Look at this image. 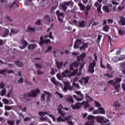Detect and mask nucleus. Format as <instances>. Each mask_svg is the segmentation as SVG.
Masks as SVG:
<instances>
[{"label":"nucleus","instance_id":"1","mask_svg":"<svg viewBox=\"0 0 125 125\" xmlns=\"http://www.w3.org/2000/svg\"><path fill=\"white\" fill-rule=\"evenodd\" d=\"M40 92H41L40 89H36L35 91L32 90L29 92L25 93L23 96V100H21V101H31V98L30 97L36 98L38 95L37 93H40Z\"/></svg>","mask_w":125,"mask_h":125},{"label":"nucleus","instance_id":"2","mask_svg":"<svg viewBox=\"0 0 125 125\" xmlns=\"http://www.w3.org/2000/svg\"><path fill=\"white\" fill-rule=\"evenodd\" d=\"M48 37L51 40H54V37L52 36V32L51 31L49 32V35H46L44 36V39H43V37H41L40 44L43 45V44H45V43H48L50 42V39H45L48 38Z\"/></svg>","mask_w":125,"mask_h":125},{"label":"nucleus","instance_id":"3","mask_svg":"<svg viewBox=\"0 0 125 125\" xmlns=\"http://www.w3.org/2000/svg\"><path fill=\"white\" fill-rule=\"evenodd\" d=\"M115 82L114 83V80H110L107 82V83L109 84H113L114 87H115L116 90H118L120 88V83L122 82V78L116 77L115 78Z\"/></svg>","mask_w":125,"mask_h":125},{"label":"nucleus","instance_id":"4","mask_svg":"<svg viewBox=\"0 0 125 125\" xmlns=\"http://www.w3.org/2000/svg\"><path fill=\"white\" fill-rule=\"evenodd\" d=\"M82 105H84V110H85L87 108H88V107H89L90 106L89 104L85 102V101H83L82 103L78 102L77 103H76V104H72L71 105V108H72L73 109H77V110H79V109L81 108V106H82Z\"/></svg>","mask_w":125,"mask_h":125},{"label":"nucleus","instance_id":"5","mask_svg":"<svg viewBox=\"0 0 125 125\" xmlns=\"http://www.w3.org/2000/svg\"><path fill=\"white\" fill-rule=\"evenodd\" d=\"M56 14L58 17V20L62 25H65V22L64 21V18H65V15L62 12H61L60 10H58L56 12Z\"/></svg>","mask_w":125,"mask_h":125},{"label":"nucleus","instance_id":"6","mask_svg":"<svg viewBox=\"0 0 125 125\" xmlns=\"http://www.w3.org/2000/svg\"><path fill=\"white\" fill-rule=\"evenodd\" d=\"M96 120L98 123H99V124H107V123L110 122L108 119L106 118V117L104 116H97Z\"/></svg>","mask_w":125,"mask_h":125},{"label":"nucleus","instance_id":"7","mask_svg":"<svg viewBox=\"0 0 125 125\" xmlns=\"http://www.w3.org/2000/svg\"><path fill=\"white\" fill-rule=\"evenodd\" d=\"M95 66H96V62L95 60L90 62L88 66V73L93 74L94 73V67Z\"/></svg>","mask_w":125,"mask_h":125},{"label":"nucleus","instance_id":"8","mask_svg":"<svg viewBox=\"0 0 125 125\" xmlns=\"http://www.w3.org/2000/svg\"><path fill=\"white\" fill-rule=\"evenodd\" d=\"M69 76V71L66 70L63 72H62V75L60 74H57V78H58V80L60 81H62L63 80V78H67Z\"/></svg>","mask_w":125,"mask_h":125},{"label":"nucleus","instance_id":"9","mask_svg":"<svg viewBox=\"0 0 125 125\" xmlns=\"http://www.w3.org/2000/svg\"><path fill=\"white\" fill-rule=\"evenodd\" d=\"M73 23L76 26H78V27H80V28H85L86 26V23L83 20L78 22L77 20H73Z\"/></svg>","mask_w":125,"mask_h":125},{"label":"nucleus","instance_id":"10","mask_svg":"<svg viewBox=\"0 0 125 125\" xmlns=\"http://www.w3.org/2000/svg\"><path fill=\"white\" fill-rule=\"evenodd\" d=\"M9 33V30L5 28H2L0 26V35L2 37H6Z\"/></svg>","mask_w":125,"mask_h":125},{"label":"nucleus","instance_id":"11","mask_svg":"<svg viewBox=\"0 0 125 125\" xmlns=\"http://www.w3.org/2000/svg\"><path fill=\"white\" fill-rule=\"evenodd\" d=\"M88 81H89V77L87 76L86 77H82V79L79 81V82L81 83V85L84 86L86 83H88Z\"/></svg>","mask_w":125,"mask_h":125},{"label":"nucleus","instance_id":"12","mask_svg":"<svg viewBox=\"0 0 125 125\" xmlns=\"http://www.w3.org/2000/svg\"><path fill=\"white\" fill-rule=\"evenodd\" d=\"M63 84L64 85V87L63 89L64 91L66 92L67 90H68V89L69 90H73V86L70 85V83L68 82H63Z\"/></svg>","mask_w":125,"mask_h":125},{"label":"nucleus","instance_id":"13","mask_svg":"<svg viewBox=\"0 0 125 125\" xmlns=\"http://www.w3.org/2000/svg\"><path fill=\"white\" fill-rule=\"evenodd\" d=\"M83 45L82 39H77L74 43V49H79L81 46Z\"/></svg>","mask_w":125,"mask_h":125},{"label":"nucleus","instance_id":"14","mask_svg":"<svg viewBox=\"0 0 125 125\" xmlns=\"http://www.w3.org/2000/svg\"><path fill=\"white\" fill-rule=\"evenodd\" d=\"M78 67H79V63L77 62H74L70 65V70L71 72V76H74V70H75L74 67L78 68Z\"/></svg>","mask_w":125,"mask_h":125},{"label":"nucleus","instance_id":"15","mask_svg":"<svg viewBox=\"0 0 125 125\" xmlns=\"http://www.w3.org/2000/svg\"><path fill=\"white\" fill-rule=\"evenodd\" d=\"M64 101L67 103H71V104L74 103V99H73V97H72V96L70 95H66L65 96Z\"/></svg>","mask_w":125,"mask_h":125},{"label":"nucleus","instance_id":"16","mask_svg":"<svg viewBox=\"0 0 125 125\" xmlns=\"http://www.w3.org/2000/svg\"><path fill=\"white\" fill-rule=\"evenodd\" d=\"M101 2H102V0H98V1L95 3L94 6L95 7H97L98 12H100L101 11V7L102 6Z\"/></svg>","mask_w":125,"mask_h":125},{"label":"nucleus","instance_id":"17","mask_svg":"<svg viewBox=\"0 0 125 125\" xmlns=\"http://www.w3.org/2000/svg\"><path fill=\"white\" fill-rule=\"evenodd\" d=\"M51 82L54 83L55 85H60V86H63V85L62 83H61L60 82L56 81V79H55V78H51Z\"/></svg>","mask_w":125,"mask_h":125},{"label":"nucleus","instance_id":"18","mask_svg":"<svg viewBox=\"0 0 125 125\" xmlns=\"http://www.w3.org/2000/svg\"><path fill=\"white\" fill-rule=\"evenodd\" d=\"M82 44L83 45L80 47V50H81V51H83H83H85L88 46V44L87 43L84 42Z\"/></svg>","mask_w":125,"mask_h":125},{"label":"nucleus","instance_id":"19","mask_svg":"<svg viewBox=\"0 0 125 125\" xmlns=\"http://www.w3.org/2000/svg\"><path fill=\"white\" fill-rule=\"evenodd\" d=\"M80 96H81V98H78V97H77V95H73V97H74V98H75V100H76L77 101H83V97H84L83 94L81 93Z\"/></svg>","mask_w":125,"mask_h":125},{"label":"nucleus","instance_id":"20","mask_svg":"<svg viewBox=\"0 0 125 125\" xmlns=\"http://www.w3.org/2000/svg\"><path fill=\"white\" fill-rule=\"evenodd\" d=\"M8 90L9 91L7 93V97L9 98L11 95H12V92L13 91V88L11 86H7Z\"/></svg>","mask_w":125,"mask_h":125},{"label":"nucleus","instance_id":"21","mask_svg":"<svg viewBox=\"0 0 125 125\" xmlns=\"http://www.w3.org/2000/svg\"><path fill=\"white\" fill-rule=\"evenodd\" d=\"M60 6L62 8L64 12H66L67 9L68 8V5L66 2H63L60 4Z\"/></svg>","mask_w":125,"mask_h":125},{"label":"nucleus","instance_id":"22","mask_svg":"<svg viewBox=\"0 0 125 125\" xmlns=\"http://www.w3.org/2000/svg\"><path fill=\"white\" fill-rule=\"evenodd\" d=\"M113 105L115 107H116V108L119 109V110H122V108H123V105L120 104V103L118 101L115 102Z\"/></svg>","mask_w":125,"mask_h":125},{"label":"nucleus","instance_id":"23","mask_svg":"<svg viewBox=\"0 0 125 125\" xmlns=\"http://www.w3.org/2000/svg\"><path fill=\"white\" fill-rule=\"evenodd\" d=\"M63 64L64 63H63V62H59L57 61H56V65L57 66V69H61Z\"/></svg>","mask_w":125,"mask_h":125},{"label":"nucleus","instance_id":"24","mask_svg":"<svg viewBox=\"0 0 125 125\" xmlns=\"http://www.w3.org/2000/svg\"><path fill=\"white\" fill-rule=\"evenodd\" d=\"M85 58V53H82L80 56L77 57L78 61H83Z\"/></svg>","mask_w":125,"mask_h":125},{"label":"nucleus","instance_id":"25","mask_svg":"<svg viewBox=\"0 0 125 125\" xmlns=\"http://www.w3.org/2000/svg\"><path fill=\"white\" fill-rule=\"evenodd\" d=\"M4 107L5 111H10L13 108H16L15 106L5 105Z\"/></svg>","mask_w":125,"mask_h":125},{"label":"nucleus","instance_id":"26","mask_svg":"<svg viewBox=\"0 0 125 125\" xmlns=\"http://www.w3.org/2000/svg\"><path fill=\"white\" fill-rule=\"evenodd\" d=\"M119 24H121L122 26H125V18L121 17L120 21L118 22Z\"/></svg>","mask_w":125,"mask_h":125},{"label":"nucleus","instance_id":"27","mask_svg":"<svg viewBox=\"0 0 125 125\" xmlns=\"http://www.w3.org/2000/svg\"><path fill=\"white\" fill-rule=\"evenodd\" d=\"M37 47V44H30L28 46V49L34 50V49Z\"/></svg>","mask_w":125,"mask_h":125},{"label":"nucleus","instance_id":"28","mask_svg":"<svg viewBox=\"0 0 125 125\" xmlns=\"http://www.w3.org/2000/svg\"><path fill=\"white\" fill-rule=\"evenodd\" d=\"M16 108L17 109H18L19 110H21V112H26V111H27V108L25 107H21L20 106H16Z\"/></svg>","mask_w":125,"mask_h":125},{"label":"nucleus","instance_id":"29","mask_svg":"<svg viewBox=\"0 0 125 125\" xmlns=\"http://www.w3.org/2000/svg\"><path fill=\"white\" fill-rule=\"evenodd\" d=\"M104 76L109 79H112V78L114 77V74H113V72H110V73H106L104 74Z\"/></svg>","mask_w":125,"mask_h":125},{"label":"nucleus","instance_id":"30","mask_svg":"<svg viewBox=\"0 0 125 125\" xmlns=\"http://www.w3.org/2000/svg\"><path fill=\"white\" fill-rule=\"evenodd\" d=\"M58 112L59 113V114H60V115H61L62 117H64V115L66 114L65 112L62 111V109H61V107H60V106L58 109Z\"/></svg>","mask_w":125,"mask_h":125},{"label":"nucleus","instance_id":"31","mask_svg":"<svg viewBox=\"0 0 125 125\" xmlns=\"http://www.w3.org/2000/svg\"><path fill=\"white\" fill-rule=\"evenodd\" d=\"M106 69L109 71H113L114 70V68L112 67V65L110 63L106 64Z\"/></svg>","mask_w":125,"mask_h":125},{"label":"nucleus","instance_id":"32","mask_svg":"<svg viewBox=\"0 0 125 125\" xmlns=\"http://www.w3.org/2000/svg\"><path fill=\"white\" fill-rule=\"evenodd\" d=\"M15 64L20 68H21L23 66V63L20 61L15 62Z\"/></svg>","mask_w":125,"mask_h":125},{"label":"nucleus","instance_id":"33","mask_svg":"<svg viewBox=\"0 0 125 125\" xmlns=\"http://www.w3.org/2000/svg\"><path fill=\"white\" fill-rule=\"evenodd\" d=\"M43 93L47 95V97H52V94L47 91H43Z\"/></svg>","mask_w":125,"mask_h":125},{"label":"nucleus","instance_id":"34","mask_svg":"<svg viewBox=\"0 0 125 125\" xmlns=\"http://www.w3.org/2000/svg\"><path fill=\"white\" fill-rule=\"evenodd\" d=\"M40 122H49V119H48V118H47V117H42L40 119Z\"/></svg>","mask_w":125,"mask_h":125},{"label":"nucleus","instance_id":"35","mask_svg":"<svg viewBox=\"0 0 125 125\" xmlns=\"http://www.w3.org/2000/svg\"><path fill=\"white\" fill-rule=\"evenodd\" d=\"M78 5L80 7L81 10H85V6L83 4V3H79Z\"/></svg>","mask_w":125,"mask_h":125},{"label":"nucleus","instance_id":"36","mask_svg":"<svg viewBox=\"0 0 125 125\" xmlns=\"http://www.w3.org/2000/svg\"><path fill=\"white\" fill-rule=\"evenodd\" d=\"M67 4V6H70V7H73L74 6V2L72 0L66 2Z\"/></svg>","mask_w":125,"mask_h":125},{"label":"nucleus","instance_id":"37","mask_svg":"<svg viewBox=\"0 0 125 125\" xmlns=\"http://www.w3.org/2000/svg\"><path fill=\"white\" fill-rule=\"evenodd\" d=\"M103 31H104V32H106V33H108L109 32V26L105 25L103 28Z\"/></svg>","mask_w":125,"mask_h":125},{"label":"nucleus","instance_id":"38","mask_svg":"<svg viewBox=\"0 0 125 125\" xmlns=\"http://www.w3.org/2000/svg\"><path fill=\"white\" fill-rule=\"evenodd\" d=\"M26 32H34L35 31V28L28 27L27 29H26Z\"/></svg>","mask_w":125,"mask_h":125},{"label":"nucleus","instance_id":"39","mask_svg":"<svg viewBox=\"0 0 125 125\" xmlns=\"http://www.w3.org/2000/svg\"><path fill=\"white\" fill-rule=\"evenodd\" d=\"M57 121L58 122V123H61V122H65V120H64V119L62 118V117L60 116L57 118Z\"/></svg>","mask_w":125,"mask_h":125},{"label":"nucleus","instance_id":"40","mask_svg":"<svg viewBox=\"0 0 125 125\" xmlns=\"http://www.w3.org/2000/svg\"><path fill=\"white\" fill-rule=\"evenodd\" d=\"M103 8L104 11H105V12H109L110 11V10H109V7L107 6H104Z\"/></svg>","mask_w":125,"mask_h":125},{"label":"nucleus","instance_id":"41","mask_svg":"<svg viewBox=\"0 0 125 125\" xmlns=\"http://www.w3.org/2000/svg\"><path fill=\"white\" fill-rule=\"evenodd\" d=\"M44 18L46 21H47V22H50V17H49V15H45L44 16Z\"/></svg>","mask_w":125,"mask_h":125},{"label":"nucleus","instance_id":"42","mask_svg":"<svg viewBox=\"0 0 125 125\" xmlns=\"http://www.w3.org/2000/svg\"><path fill=\"white\" fill-rule=\"evenodd\" d=\"M125 34V30H123L122 29H120L119 30V35L120 36H124Z\"/></svg>","mask_w":125,"mask_h":125},{"label":"nucleus","instance_id":"43","mask_svg":"<svg viewBox=\"0 0 125 125\" xmlns=\"http://www.w3.org/2000/svg\"><path fill=\"white\" fill-rule=\"evenodd\" d=\"M120 1H121V0H113L112 1V3L113 4H115L116 5H118Z\"/></svg>","mask_w":125,"mask_h":125},{"label":"nucleus","instance_id":"44","mask_svg":"<svg viewBox=\"0 0 125 125\" xmlns=\"http://www.w3.org/2000/svg\"><path fill=\"white\" fill-rule=\"evenodd\" d=\"M5 93H6V92L5 90V88H4L2 89L1 92L0 93V95L1 96H3Z\"/></svg>","mask_w":125,"mask_h":125},{"label":"nucleus","instance_id":"45","mask_svg":"<svg viewBox=\"0 0 125 125\" xmlns=\"http://www.w3.org/2000/svg\"><path fill=\"white\" fill-rule=\"evenodd\" d=\"M125 55H121L119 57H118V60L120 61V60L123 61L125 60Z\"/></svg>","mask_w":125,"mask_h":125},{"label":"nucleus","instance_id":"46","mask_svg":"<svg viewBox=\"0 0 125 125\" xmlns=\"http://www.w3.org/2000/svg\"><path fill=\"white\" fill-rule=\"evenodd\" d=\"M21 43H22V45H23L24 46H25V47H26V46H27V45H28V42H27L25 40H23L21 42Z\"/></svg>","mask_w":125,"mask_h":125},{"label":"nucleus","instance_id":"47","mask_svg":"<svg viewBox=\"0 0 125 125\" xmlns=\"http://www.w3.org/2000/svg\"><path fill=\"white\" fill-rule=\"evenodd\" d=\"M99 110L101 112V114H105V110L103 107H99Z\"/></svg>","mask_w":125,"mask_h":125},{"label":"nucleus","instance_id":"48","mask_svg":"<svg viewBox=\"0 0 125 125\" xmlns=\"http://www.w3.org/2000/svg\"><path fill=\"white\" fill-rule=\"evenodd\" d=\"M111 60L114 61V62H118L119 61V58L118 57H114L111 58Z\"/></svg>","mask_w":125,"mask_h":125},{"label":"nucleus","instance_id":"49","mask_svg":"<svg viewBox=\"0 0 125 125\" xmlns=\"http://www.w3.org/2000/svg\"><path fill=\"white\" fill-rule=\"evenodd\" d=\"M85 98H88V99H89V100H90V101H93V99H92V98L90 97V96H89V95H88V94H85Z\"/></svg>","mask_w":125,"mask_h":125},{"label":"nucleus","instance_id":"50","mask_svg":"<svg viewBox=\"0 0 125 125\" xmlns=\"http://www.w3.org/2000/svg\"><path fill=\"white\" fill-rule=\"evenodd\" d=\"M2 101L5 105H7V104H8L9 102H8V100H7L6 99H3Z\"/></svg>","mask_w":125,"mask_h":125},{"label":"nucleus","instance_id":"51","mask_svg":"<svg viewBox=\"0 0 125 125\" xmlns=\"http://www.w3.org/2000/svg\"><path fill=\"white\" fill-rule=\"evenodd\" d=\"M41 101H45V95L42 94L41 95Z\"/></svg>","mask_w":125,"mask_h":125},{"label":"nucleus","instance_id":"52","mask_svg":"<svg viewBox=\"0 0 125 125\" xmlns=\"http://www.w3.org/2000/svg\"><path fill=\"white\" fill-rule=\"evenodd\" d=\"M7 69H2V70H0V75H3V74H4V73H5L6 72H7Z\"/></svg>","mask_w":125,"mask_h":125},{"label":"nucleus","instance_id":"53","mask_svg":"<svg viewBox=\"0 0 125 125\" xmlns=\"http://www.w3.org/2000/svg\"><path fill=\"white\" fill-rule=\"evenodd\" d=\"M7 123L9 125H14V121L12 120H9L7 121Z\"/></svg>","mask_w":125,"mask_h":125},{"label":"nucleus","instance_id":"54","mask_svg":"<svg viewBox=\"0 0 125 125\" xmlns=\"http://www.w3.org/2000/svg\"><path fill=\"white\" fill-rule=\"evenodd\" d=\"M73 86H75V87H76L77 88H80V85L79 83H73Z\"/></svg>","mask_w":125,"mask_h":125},{"label":"nucleus","instance_id":"55","mask_svg":"<svg viewBox=\"0 0 125 125\" xmlns=\"http://www.w3.org/2000/svg\"><path fill=\"white\" fill-rule=\"evenodd\" d=\"M35 66L37 69H42V65L39 63H36Z\"/></svg>","mask_w":125,"mask_h":125},{"label":"nucleus","instance_id":"56","mask_svg":"<svg viewBox=\"0 0 125 125\" xmlns=\"http://www.w3.org/2000/svg\"><path fill=\"white\" fill-rule=\"evenodd\" d=\"M121 68H122V73L125 75V64H124Z\"/></svg>","mask_w":125,"mask_h":125},{"label":"nucleus","instance_id":"57","mask_svg":"<svg viewBox=\"0 0 125 125\" xmlns=\"http://www.w3.org/2000/svg\"><path fill=\"white\" fill-rule=\"evenodd\" d=\"M18 33V31L14 29H11V33L16 34Z\"/></svg>","mask_w":125,"mask_h":125},{"label":"nucleus","instance_id":"58","mask_svg":"<svg viewBox=\"0 0 125 125\" xmlns=\"http://www.w3.org/2000/svg\"><path fill=\"white\" fill-rule=\"evenodd\" d=\"M71 118H72V115H69V116L64 117V119L66 121H69V120H71Z\"/></svg>","mask_w":125,"mask_h":125},{"label":"nucleus","instance_id":"59","mask_svg":"<svg viewBox=\"0 0 125 125\" xmlns=\"http://www.w3.org/2000/svg\"><path fill=\"white\" fill-rule=\"evenodd\" d=\"M39 114L40 115V116H41L42 117H43L44 116H45L44 112H39Z\"/></svg>","mask_w":125,"mask_h":125},{"label":"nucleus","instance_id":"60","mask_svg":"<svg viewBox=\"0 0 125 125\" xmlns=\"http://www.w3.org/2000/svg\"><path fill=\"white\" fill-rule=\"evenodd\" d=\"M5 19H6V20H7L8 21H9V22H11L12 21V20L11 19H10V17L8 16H6L5 17Z\"/></svg>","mask_w":125,"mask_h":125},{"label":"nucleus","instance_id":"61","mask_svg":"<svg viewBox=\"0 0 125 125\" xmlns=\"http://www.w3.org/2000/svg\"><path fill=\"white\" fill-rule=\"evenodd\" d=\"M97 25H99V21H94L92 25V27H93V26H97Z\"/></svg>","mask_w":125,"mask_h":125},{"label":"nucleus","instance_id":"62","mask_svg":"<svg viewBox=\"0 0 125 125\" xmlns=\"http://www.w3.org/2000/svg\"><path fill=\"white\" fill-rule=\"evenodd\" d=\"M23 79L22 78V77H21L18 81V83H23Z\"/></svg>","mask_w":125,"mask_h":125},{"label":"nucleus","instance_id":"63","mask_svg":"<svg viewBox=\"0 0 125 125\" xmlns=\"http://www.w3.org/2000/svg\"><path fill=\"white\" fill-rule=\"evenodd\" d=\"M100 66L103 69H106V66L103 64V63H102V62H100Z\"/></svg>","mask_w":125,"mask_h":125},{"label":"nucleus","instance_id":"64","mask_svg":"<svg viewBox=\"0 0 125 125\" xmlns=\"http://www.w3.org/2000/svg\"><path fill=\"white\" fill-rule=\"evenodd\" d=\"M90 8H91V6H90V5H87L86 7V10L87 11H89Z\"/></svg>","mask_w":125,"mask_h":125}]
</instances>
